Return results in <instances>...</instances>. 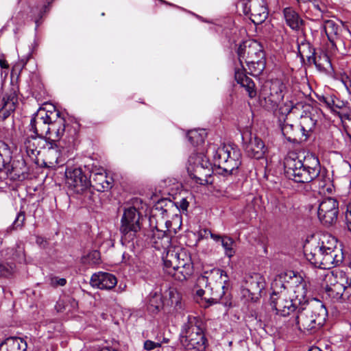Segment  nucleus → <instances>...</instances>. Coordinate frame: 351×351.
<instances>
[{"label":"nucleus","instance_id":"nucleus-1","mask_svg":"<svg viewBox=\"0 0 351 351\" xmlns=\"http://www.w3.org/2000/svg\"><path fill=\"white\" fill-rule=\"evenodd\" d=\"M271 289L270 305L281 316H289L307 302V283L292 271L276 276Z\"/></svg>","mask_w":351,"mask_h":351},{"label":"nucleus","instance_id":"nucleus-2","mask_svg":"<svg viewBox=\"0 0 351 351\" xmlns=\"http://www.w3.org/2000/svg\"><path fill=\"white\" fill-rule=\"evenodd\" d=\"M287 176L298 183H309L320 173L319 162L311 153H291L284 162Z\"/></svg>","mask_w":351,"mask_h":351},{"label":"nucleus","instance_id":"nucleus-3","mask_svg":"<svg viewBox=\"0 0 351 351\" xmlns=\"http://www.w3.org/2000/svg\"><path fill=\"white\" fill-rule=\"evenodd\" d=\"M327 316V309L320 300H307L304 306H300L290 324L302 332L314 334L323 327Z\"/></svg>","mask_w":351,"mask_h":351},{"label":"nucleus","instance_id":"nucleus-4","mask_svg":"<svg viewBox=\"0 0 351 351\" xmlns=\"http://www.w3.org/2000/svg\"><path fill=\"white\" fill-rule=\"evenodd\" d=\"M237 53L241 69H235V80L245 89L250 98H254L256 95L255 84L251 78L246 75L245 69L243 66V62L245 61L246 64H249L258 60L265 58V53L263 46L256 40H246L240 44L237 49Z\"/></svg>","mask_w":351,"mask_h":351},{"label":"nucleus","instance_id":"nucleus-5","mask_svg":"<svg viewBox=\"0 0 351 351\" xmlns=\"http://www.w3.org/2000/svg\"><path fill=\"white\" fill-rule=\"evenodd\" d=\"M165 272L175 280L184 281L193 273V263L190 253L184 248L176 246L163 254Z\"/></svg>","mask_w":351,"mask_h":351},{"label":"nucleus","instance_id":"nucleus-6","mask_svg":"<svg viewBox=\"0 0 351 351\" xmlns=\"http://www.w3.org/2000/svg\"><path fill=\"white\" fill-rule=\"evenodd\" d=\"M180 341L184 351H205L208 343L202 319L189 315L182 326Z\"/></svg>","mask_w":351,"mask_h":351},{"label":"nucleus","instance_id":"nucleus-7","mask_svg":"<svg viewBox=\"0 0 351 351\" xmlns=\"http://www.w3.org/2000/svg\"><path fill=\"white\" fill-rule=\"evenodd\" d=\"M241 152L238 147L224 145L215 151L213 155L214 165L221 170L219 173L231 175L241 166Z\"/></svg>","mask_w":351,"mask_h":351},{"label":"nucleus","instance_id":"nucleus-8","mask_svg":"<svg viewBox=\"0 0 351 351\" xmlns=\"http://www.w3.org/2000/svg\"><path fill=\"white\" fill-rule=\"evenodd\" d=\"M187 172L196 184L206 185L210 184L213 174L212 165L209 160L202 153L192 154L188 160Z\"/></svg>","mask_w":351,"mask_h":351},{"label":"nucleus","instance_id":"nucleus-9","mask_svg":"<svg viewBox=\"0 0 351 351\" xmlns=\"http://www.w3.org/2000/svg\"><path fill=\"white\" fill-rule=\"evenodd\" d=\"M139 219L140 214L134 207L125 209L120 227L122 240L126 242L133 241L136 232L141 229Z\"/></svg>","mask_w":351,"mask_h":351},{"label":"nucleus","instance_id":"nucleus-10","mask_svg":"<svg viewBox=\"0 0 351 351\" xmlns=\"http://www.w3.org/2000/svg\"><path fill=\"white\" fill-rule=\"evenodd\" d=\"M339 202L333 197L324 198L317 208V217L325 226H330L337 221Z\"/></svg>","mask_w":351,"mask_h":351},{"label":"nucleus","instance_id":"nucleus-11","mask_svg":"<svg viewBox=\"0 0 351 351\" xmlns=\"http://www.w3.org/2000/svg\"><path fill=\"white\" fill-rule=\"evenodd\" d=\"M305 256L312 265L318 268L329 269L340 265L336 264V261L332 254L322 249L317 244L312 245L309 252L306 250Z\"/></svg>","mask_w":351,"mask_h":351},{"label":"nucleus","instance_id":"nucleus-12","mask_svg":"<svg viewBox=\"0 0 351 351\" xmlns=\"http://www.w3.org/2000/svg\"><path fill=\"white\" fill-rule=\"evenodd\" d=\"M243 148L247 155L255 159H261L267 151L264 142L250 131L242 133Z\"/></svg>","mask_w":351,"mask_h":351},{"label":"nucleus","instance_id":"nucleus-13","mask_svg":"<svg viewBox=\"0 0 351 351\" xmlns=\"http://www.w3.org/2000/svg\"><path fill=\"white\" fill-rule=\"evenodd\" d=\"M53 110H46L44 108H40L34 114L30 122V131L35 134L45 136L51 119L55 117V107Z\"/></svg>","mask_w":351,"mask_h":351},{"label":"nucleus","instance_id":"nucleus-14","mask_svg":"<svg viewBox=\"0 0 351 351\" xmlns=\"http://www.w3.org/2000/svg\"><path fill=\"white\" fill-rule=\"evenodd\" d=\"M337 280L327 286L326 290L328 295L335 300H346L351 295V279L344 273L336 277Z\"/></svg>","mask_w":351,"mask_h":351},{"label":"nucleus","instance_id":"nucleus-15","mask_svg":"<svg viewBox=\"0 0 351 351\" xmlns=\"http://www.w3.org/2000/svg\"><path fill=\"white\" fill-rule=\"evenodd\" d=\"M54 116L55 117L49 123L45 136L49 143H60V139L66 130V121L61 116L60 112L56 109L55 110Z\"/></svg>","mask_w":351,"mask_h":351},{"label":"nucleus","instance_id":"nucleus-16","mask_svg":"<svg viewBox=\"0 0 351 351\" xmlns=\"http://www.w3.org/2000/svg\"><path fill=\"white\" fill-rule=\"evenodd\" d=\"M66 184L75 193L82 192L86 186L90 185V180L80 168L66 169L65 172Z\"/></svg>","mask_w":351,"mask_h":351},{"label":"nucleus","instance_id":"nucleus-17","mask_svg":"<svg viewBox=\"0 0 351 351\" xmlns=\"http://www.w3.org/2000/svg\"><path fill=\"white\" fill-rule=\"evenodd\" d=\"M46 149V160L49 167H62L65 164L66 156L61 143H49Z\"/></svg>","mask_w":351,"mask_h":351},{"label":"nucleus","instance_id":"nucleus-18","mask_svg":"<svg viewBox=\"0 0 351 351\" xmlns=\"http://www.w3.org/2000/svg\"><path fill=\"white\" fill-rule=\"evenodd\" d=\"M326 250L330 254L333 256L336 261V264H341L343 260L342 250L337 247V240L331 234H322L316 243Z\"/></svg>","mask_w":351,"mask_h":351},{"label":"nucleus","instance_id":"nucleus-19","mask_svg":"<svg viewBox=\"0 0 351 351\" xmlns=\"http://www.w3.org/2000/svg\"><path fill=\"white\" fill-rule=\"evenodd\" d=\"M89 179L90 180V186L97 191H108L112 187V178L108 177L102 168L92 171Z\"/></svg>","mask_w":351,"mask_h":351},{"label":"nucleus","instance_id":"nucleus-20","mask_svg":"<svg viewBox=\"0 0 351 351\" xmlns=\"http://www.w3.org/2000/svg\"><path fill=\"white\" fill-rule=\"evenodd\" d=\"M49 142L45 136L31 135L24 140V146L29 157H36L41 149H46Z\"/></svg>","mask_w":351,"mask_h":351},{"label":"nucleus","instance_id":"nucleus-21","mask_svg":"<svg viewBox=\"0 0 351 351\" xmlns=\"http://www.w3.org/2000/svg\"><path fill=\"white\" fill-rule=\"evenodd\" d=\"M152 245L157 250H164L163 254L170 250L174 249L176 246L171 244V238L165 231L159 230L156 227L152 230V234L150 241Z\"/></svg>","mask_w":351,"mask_h":351},{"label":"nucleus","instance_id":"nucleus-22","mask_svg":"<svg viewBox=\"0 0 351 351\" xmlns=\"http://www.w3.org/2000/svg\"><path fill=\"white\" fill-rule=\"evenodd\" d=\"M117 283V278L113 274L106 272L93 274L90 281L92 287L100 289H111L115 287Z\"/></svg>","mask_w":351,"mask_h":351},{"label":"nucleus","instance_id":"nucleus-23","mask_svg":"<svg viewBox=\"0 0 351 351\" xmlns=\"http://www.w3.org/2000/svg\"><path fill=\"white\" fill-rule=\"evenodd\" d=\"M281 131L286 139L293 143H302L306 141V136L302 134L299 125L289 123L287 119L280 125Z\"/></svg>","mask_w":351,"mask_h":351},{"label":"nucleus","instance_id":"nucleus-24","mask_svg":"<svg viewBox=\"0 0 351 351\" xmlns=\"http://www.w3.org/2000/svg\"><path fill=\"white\" fill-rule=\"evenodd\" d=\"M250 19L255 25L263 23L267 18L269 12L264 0H251Z\"/></svg>","mask_w":351,"mask_h":351},{"label":"nucleus","instance_id":"nucleus-25","mask_svg":"<svg viewBox=\"0 0 351 351\" xmlns=\"http://www.w3.org/2000/svg\"><path fill=\"white\" fill-rule=\"evenodd\" d=\"M28 168L23 157L19 159H14L11 164V168H8L7 174L14 180H23L27 177Z\"/></svg>","mask_w":351,"mask_h":351},{"label":"nucleus","instance_id":"nucleus-26","mask_svg":"<svg viewBox=\"0 0 351 351\" xmlns=\"http://www.w3.org/2000/svg\"><path fill=\"white\" fill-rule=\"evenodd\" d=\"M283 15L286 24L294 31H300L304 25V20L291 7L285 8L283 10Z\"/></svg>","mask_w":351,"mask_h":351},{"label":"nucleus","instance_id":"nucleus-27","mask_svg":"<svg viewBox=\"0 0 351 351\" xmlns=\"http://www.w3.org/2000/svg\"><path fill=\"white\" fill-rule=\"evenodd\" d=\"M219 271L220 274L221 278H222V276H224L226 279H224L223 281V285H222L221 282L219 283L217 282L215 285V287L211 288L212 297L208 300V301L210 302L211 303L219 302L225 295L226 289H228V278L226 272L223 270H219Z\"/></svg>","mask_w":351,"mask_h":351},{"label":"nucleus","instance_id":"nucleus-28","mask_svg":"<svg viewBox=\"0 0 351 351\" xmlns=\"http://www.w3.org/2000/svg\"><path fill=\"white\" fill-rule=\"evenodd\" d=\"M27 348V342L20 337H8L0 344V351H26Z\"/></svg>","mask_w":351,"mask_h":351},{"label":"nucleus","instance_id":"nucleus-29","mask_svg":"<svg viewBox=\"0 0 351 351\" xmlns=\"http://www.w3.org/2000/svg\"><path fill=\"white\" fill-rule=\"evenodd\" d=\"M285 90V85L281 80H271L269 85V99L275 104L279 103L283 99Z\"/></svg>","mask_w":351,"mask_h":351},{"label":"nucleus","instance_id":"nucleus-30","mask_svg":"<svg viewBox=\"0 0 351 351\" xmlns=\"http://www.w3.org/2000/svg\"><path fill=\"white\" fill-rule=\"evenodd\" d=\"M323 29L330 43L332 46L335 47V42L339 38L341 27L334 21L327 20L324 23Z\"/></svg>","mask_w":351,"mask_h":351},{"label":"nucleus","instance_id":"nucleus-31","mask_svg":"<svg viewBox=\"0 0 351 351\" xmlns=\"http://www.w3.org/2000/svg\"><path fill=\"white\" fill-rule=\"evenodd\" d=\"M317 123V120L311 115H302L301 116L299 128L301 130L302 134L306 136V141L310 137L313 132Z\"/></svg>","mask_w":351,"mask_h":351},{"label":"nucleus","instance_id":"nucleus-32","mask_svg":"<svg viewBox=\"0 0 351 351\" xmlns=\"http://www.w3.org/2000/svg\"><path fill=\"white\" fill-rule=\"evenodd\" d=\"M298 51L301 59L304 60V58H306L309 64H312L313 60L317 54L315 48L308 42H302L298 45Z\"/></svg>","mask_w":351,"mask_h":351},{"label":"nucleus","instance_id":"nucleus-33","mask_svg":"<svg viewBox=\"0 0 351 351\" xmlns=\"http://www.w3.org/2000/svg\"><path fill=\"white\" fill-rule=\"evenodd\" d=\"M312 64H314L317 69L320 71L327 72L332 69V64L328 56L325 52L317 53Z\"/></svg>","mask_w":351,"mask_h":351},{"label":"nucleus","instance_id":"nucleus-34","mask_svg":"<svg viewBox=\"0 0 351 351\" xmlns=\"http://www.w3.org/2000/svg\"><path fill=\"white\" fill-rule=\"evenodd\" d=\"M163 306L161 294L154 292L149 295L147 309L152 313L158 312Z\"/></svg>","mask_w":351,"mask_h":351},{"label":"nucleus","instance_id":"nucleus-35","mask_svg":"<svg viewBox=\"0 0 351 351\" xmlns=\"http://www.w3.org/2000/svg\"><path fill=\"white\" fill-rule=\"evenodd\" d=\"M17 101L18 97L15 92H10L3 95L0 101V106L13 112L15 110Z\"/></svg>","mask_w":351,"mask_h":351},{"label":"nucleus","instance_id":"nucleus-36","mask_svg":"<svg viewBox=\"0 0 351 351\" xmlns=\"http://www.w3.org/2000/svg\"><path fill=\"white\" fill-rule=\"evenodd\" d=\"M266 66V58L258 60L253 63L247 64L248 73L252 76L257 77L260 75L264 71Z\"/></svg>","mask_w":351,"mask_h":351},{"label":"nucleus","instance_id":"nucleus-37","mask_svg":"<svg viewBox=\"0 0 351 351\" xmlns=\"http://www.w3.org/2000/svg\"><path fill=\"white\" fill-rule=\"evenodd\" d=\"M337 116L341 119L343 128L348 136L351 138V115L343 109L337 112Z\"/></svg>","mask_w":351,"mask_h":351},{"label":"nucleus","instance_id":"nucleus-38","mask_svg":"<svg viewBox=\"0 0 351 351\" xmlns=\"http://www.w3.org/2000/svg\"><path fill=\"white\" fill-rule=\"evenodd\" d=\"M221 243L225 250V254L228 257L231 258L235 254V250L233 247L235 242L232 238L228 236H223Z\"/></svg>","mask_w":351,"mask_h":351},{"label":"nucleus","instance_id":"nucleus-39","mask_svg":"<svg viewBox=\"0 0 351 351\" xmlns=\"http://www.w3.org/2000/svg\"><path fill=\"white\" fill-rule=\"evenodd\" d=\"M186 136L189 143L193 146H197L204 142V136L196 130L189 131Z\"/></svg>","mask_w":351,"mask_h":351},{"label":"nucleus","instance_id":"nucleus-40","mask_svg":"<svg viewBox=\"0 0 351 351\" xmlns=\"http://www.w3.org/2000/svg\"><path fill=\"white\" fill-rule=\"evenodd\" d=\"M271 204L272 206V211L275 214H284L287 211L285 204L278 198H271Z\"/></svg>","mask_w":351,"mask_h":351},{"label":"nucleus","instance_id":"nucleus-41","mask_svg":"<svg viewBox=\"0 0 351 351\" xmlns=\"http://www.w3.org/2000/svg\"><path fill=\"white\" fill-rule=\"evenodd\" d=\"M319 101L324 103L327 108L330 109L335 114L337 115V112L342 111L343 109L339 108L338 106L335 105V101L330 97L322 96L319 97Z\"/></svg>","mask_w":351,"mask_h":351},{"label":"nucleus","instance_id":"nucleus-42","mask_svg":"<svg viewBox=\"0 0 351 351\" xmlns=\"http://www.w3.org/2000/svg\"><path fill=\"white\" fill-rule=\"evenodd\" d=\"M25 211L21 210L16 215V217L10 228L12 230L21 229L25 223Z\"/></svg>","mask_w":351,"mask_h":351},{"label":"nucleus","instance_id":"nucleus-43","mask_svg":"<svg viewBox=\"0 0 351 351\" xmlns=\"http://www.w3.org/2000/svg\"><path fill=\"white\" fill-rule=\"evenodd\" d=\"M84 188L82 192H79L77 194L82 196V200L84 202L90 204L94 201V193L91 189L93 187L91 186H86Z\"/></svg>","mask_w":351,"mask_h":351},{"label":"nucleus","instance_id":"nucleus-44","mask_svg":"<svg viewBox=\"0 0 351 351\" xmlns=\"http://www.w3.org/2000/svg\"><path fill=\"white\" fill-rule=\"evenodd\" d=\"M249 291H253L254 293H260L262 289L264 288L263 282L252 281L250 283Z\"/></svg>","mask_w":351,"mask_h":351},{"label":"nucleus","instance_id":"nucleus-45","mask_svg":"<svg viewBox=\"0 0 351 351\" xmlns=\"http://www.w3.org/2000/svg\"><path fill=\"white\" fill-rule=\"evenodd\" d=\"M176 205L177 208L184 213L187 212V209L189 206V202L187 201L186 198H182L181 199L176 202Z\"/></svg>","mask_w":351,"mask_h":351},{"label":"nucleus","instance_id":"nucleus-46","mask_svg":"<svg viewBox=\"0 0 351 351\" xmlns=\"http://www.w3.org/2000/svg\"><path fill=\"white\" fill-rule=\"evenodd\" d=\"M161 346V342H154L151 340H146L144 342L143 348L147 351H151L155 348H160Z\"/></svg>","mask_w":351,"mask_h":351},{"label":"nucleus","instance_id":"nucleus-47","mask_svg":"<svg viewBox=\"0 0 351 351\" xmlns=\"http://www.w3.org/2000/svg\"><path fill=\"white\" fill-rule=\"evenodd\" d=\"M239 5L242 7L243 12L245 15L251 14V10H250L251 8V1H250V5H248L245 0H241L238 3V6Z\"/></svg>","mask_w":351,"mask_h":351},{"label":"nucleus","instance_id":"nucleus-48","mask_svg":"<svg viewBox=\"0 0 351 351\" xmlns=\"http://www.w3.org/2000/svg\"><path fill=\"white\" fill-rule=\"evenodd\" d=\"M66 283L65 278H58L57 277L51 278V284L53 287L64 286Z\"/></svg>","mask_w":351,"mask_h":351},{"label":"nucleus","instance_id":"nucleus-49","mask_svg":"<svg viewBox=\"0 0 351 351\" xmlns=\"http://www.w3.org/2000/svg\"><path fill=\"white\" fill-rule=\"evenodd\" d=\"M10 269L7 264L0 263V276H7L10 274Z\"/></svg>","mask_w":351,"mask_h":351},{"label":"nucleus","instance_id":"nucleus-50","mask_svg":"<svg viewBox=\"0 0 351 351\" xmlns=\"http://www.w3.org/2000/svg\"><path fill=\"white\" fill-rule=\"evenodd\" d=\"M11 112H12L8 109L0 106V121H4L10 115Z\"/></svg>","mask_w":351,"mask_h":351},{"label":"nucleus","instance_id":"nucleus-51","mask_svg":"<svg viewBox=\"0 0 351 351\" xmlns=\"http://www.w3.org/2000/svg\"><path fill=\"white\" fill-rule=\"evenodd\" d=\"M156 211H158V212L161 211L160 214L162 215V216L166 215L167 213V210L166 209L162 208L160 202H158L156 204L154 208L152 210V213L156 212Z\"/></svg>","mask_w":351,"mask_h":351},{"label":"nucleus","instance_id":"nucleus-52","mask_svg":"<svg viewBox=\"0 0 351 351\" xmlns=\"http://www.w3.org/2000/svg\"><path fill=\"white\" fill-rule=\"evenodd\" d=\"M88 258H93V263H99V252L98 251H93L89 254Z\"/></svg>","mask_w":351,"mask_h":351},{"label":"nucleus","instance_id":"nucleus-53","mask_svg":"<svg viewBox=\"0 0 351 351\" xmlns=\"http://www.w3.org/2000/svg\"><path fill=\"white\" fill-rule=\"evenodd\" d=\"M210 237L214 241H215L217 242H218V241L221 242L222 239H223V236H221V235L215 234H213V233L210 234Z\"/></svg>","mask_w":351,"mask_h":351},{"label":"nucleus","instance_id":"nucleus-54","mask_svg":"<svg viewBox=\"0 0 351 351\" xmlns=\"http://www.w3.org/2000/svg\"><path fill=\"white\" fill-rule=\"evenodd\" d=\"M46 1H47V3L43 5V12H47L49 11V6L51 5L52 2L53 1V0H46Z\"/></svg>","mask_w":351,"mask_h":351},{"label":"nucleus","instance_id":"nucleus-55","mask_svg":"<svg viewBox=\"0 0 351 351\" xmlns=\"http://www.w3.org/2000/svg\"><path fill=\"white\" fill-rule=\"evenodd\" d=\"M0 66L3 69H8L9 67V64L5 60L0 59Z\"/></svg>","mask_w":351,"mask_h":351},{"label":"nucleus","instance_id":"nucleus-56","mask_svg":"<svg viewBox=\"0 0 351 351\" xmlns=\"http://www.w3.org/2000/svg\"><path fill=\"white\" fill-rule=\"evenodd\" d=\"M208 281V278L206 276H201L198 278L199 284H206Z\"/></svg>","mask_w":351,"mask_h":351},{"label":"nucleus","instance_id":"nucleus-57","mask_svg":"<svg viewBox=\"0 0 351 351\" xmlns=\"http://www.w3.org/2000/svg\"><path fill=\"white\" fill-rule=\"evenodd\" d=\"M313 5L317 10L322 11V8H320V6H319V3H318L317 0H314V1L313 2Z\"/></svg>","mask_w":351,"mask_h":351},{"label":"nucleus","instance_id":"nucleus-58","mask_svg":"<svg viewBox=\"0 0 351 351\" xmlns=\"http://www.w3.org/2000/svg\"><path fill=\"white\" fill-rule=\"evenodd\" d=\"M203 232H204V234H202V232H201V236L202 237H208V235L210 236V234L212 233L210 230H206V229L204 230Z\"/></svg>","mask_w":351,"mask_h":351},{"label":"nucleus","instance_id":"nucleus-59","mask_svg":"<svg viewBox=\"0 0 351 351\" xmlns=\"http://www.w3.org/2000/svg\"><path fill=\"white\" fill-rule=\"evenodd\" d=\"M204 292H205L204 290L200 289L197 291V295L200 296V297H202L204 294Z\"/></svg>","mask_w":351,"mask_h":351},{"label":"nucleus","instance_id":"nucleus-60","mask_svg":"<svg viewBox=\"0 0 351 351\" xmlns=\"http://www.w3.org/2000/svg\"><path fill=\"white\" fill-rule=\"evenodd\" d=\"M308 351H322L318 347L314 346L311 348Z\"/></svg>","mask_w":351,"mask_h":351},{"label":"nucleus","instance_id":"nucleus-61","mask_svg":"<svg viewBox=\"0 0 351 351\" xmlns=\"http://www.w3.org/2000/svg\"><path fill=\"white\" fill-rule=\"evenodd\" d=\"M162 342H163V343H167V342H168V339H166V338H163V341L161 342V343H162Z\"/></svg>","mask_w":351,"mask_h":351},{"label":"nucleus","instance_id":"nucleus-62","mask_svg":"<svg viewBox=\"0 0 351 351\" xmlns=\"http://www.w3.org/2000/svg\"><path fill=\"white\" fill-rule=\"evenodd\" d=\"M22 61H23V66H25V64H26V63H27V60H26L25 61H23V60H22Z\"/></svg>","mask_w":351,"mask_h":351},{"label":"nucleus","instance_id":"nucleus-63","mask_svg":"<svg viewBox=\"0 0 351 351\" xmlns=\"http://www.w3.org/2000/svg\"><path fill=\"white\" fill-rule=\"evenodd\" d=\"M298 3L305 2V0H296Z\"/></svg>","mask_w":351,"mask_h":351},{"label":"nucleus","instance_id":"nucleus-64","mask_svg":"<svg viewBox=\"0 0 351 351\" xmlns=\"http://www.w3.org/2000/svg\"><path fill=\"white\" fill-rule=\"evenodd\" d=\"M160 1L161 2H162V3H167L164 0H160Z\"/></svg>","mask_w":351,"mask_h":351}]
</instances>
